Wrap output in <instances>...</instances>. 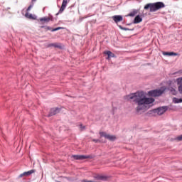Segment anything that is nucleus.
<instances>
[{
	"label": "nucleus",
	"mask_w": 182,
	"mask_h": 182,
	"mask_svg": "<svg viewBox=\"0 0 182 182\" xmlns=\"http://www.w3.org/2000/svg\"><path fill=\"white\" fill-rule=\"evenodd\" d=\"M125 100H133L137 107L136 110L137 112H141V110H144V109H147V106L149 105H151L154 103V98L152 97H146L144 92L143 91H137L134 93H131L124 97Z\"/></svg>",
	"instance_id": "nucleus-1"
},
{
	"label": "nucleus",
	"mask_w": 182,
	"mask_h": 182,
	"mask_svg": "<svg viewBox=\"0 0 182 182\" xmlns=\"http://www.w3.org/2000/svg\"><path fill=\"white\" fill-rule=\"evenodd\" d=\"M74 160H86V159H93L90 155H72L71 156Z\"/></svg>",
	"instance_id": "nucleus-5"
},
{
	"label": "nucleus",
	"mask_w": 182,
	"mask_h": 182,
	"mask_svg": "<svg viewBox=\"0 0 182 182\" xmlns=\"http://www.w3.org/2000/svg\"><path fill=\"white\" fill-rule=\"evenodd\" d=\"M138 12H139V11L135 9V10L131 11L128 14V16H136V15H137Z\"/></svg>",
	"instance_id": "nucleus-17"
},
{
	"label": "nucleus",
	"mask_w": 182,
	"mask_h": 182,
	"mask_svg": "<svg viewBox=\"0 0 182 182\" xmlns=\"http://www.w3.org/2000/svg\"><path fill=\"white\" fill-rule=\"evenodd\" d=\"M68 5V0H63V3L59 11L56 14V15H59V14H62L65 9H66V6Z\"/></svg>",
	"instance_id": "nucleus-8"
},
{
	"label": "nucleus",
	"mask_w": 182,
	"mask_h": 182,
	"mask_svg": "<svg viewBox=\"0 0 182 182\" xmlns=\"http://www.w3.org/2000/svg\"><path fill=\"white\" fill-rule=\"evenodd\" d=\"M164 92H166L165 87H161L159 90H152L148 92V96L151 97H157L159 96H161Z\"/></svg>",
	"instance_id": "nucleus-3"
},
{
	"label": "nucleus",
	"mask_w": 182,
	"mask_h": 182,
	"mask_svg": "<svg viewBox=\"0 0 182 182\" xmlns=\"http://www.w3.org/2000/svg\"><path fill=\"white\" fill-rule=\"evenodd\" d=\"M104 55H107V56H108L107 58V60L110 59V58H115L116 57L114 53H112V51H110V50L104 51Z\"/></svg>",
	"instance_id": "nucleus-12"
},
{
	"label": "nucleus",
	"mask_w": 182,
	"mask_h": 182,
	"mask_svg": "<svg viewBox=\"0 0 182 182\" xmlns=\"http://www.w3.org/2000/svg\"><path fill=\"white\" fill-rule=\"evenodd\" d=\"M112 19L115 22V23H118V22H122V21H123V16L115 15L112 16Z\"/></svg>",
	"instance_id": "nucleus-10"
},
{
	"label": "nucleus",
	"mask_w": 182,
	"mask_h": 182,
	"mask_svg": "<svg viewBox=\"0 0 182 182\" xmlns=\"http://www.w3.org/2000/svg\"><path fill=\"white\" fill-rule=\"evenodd\" d=\"M100 135L101 137H105V139H107V140H110V141H114V140H116L115 136L107 134L105 132H100Z\"/></svg>",
	"instance_id": "nucleus-6"
},
{
	"label": "nucleus",
	"mask_w": 182,
	"mask_h": 182,
	"mask_svg": "<svg viewBox=\"0 0 182 182\" xmlns=\"http://www.w3.org/2000/svg\"><path fill=\"white\" fill-rule=\"evenodd\" d=\"M40 23H46V17H43L39 19Z\"/></svg>",
	"instance_id": "nucleus-22"
},
{
	"label": "nucleus",
	"mask_w": 182,
	"mask_h": 182,
	"mask_svg": "<svg viewBox=\"0 0 182 182\" xmlns=\"http://www.w3.org/2000/svg\"><path fill=\"white\" fill-rule=\"evenodd\" d=\"M118 26H119V29H122V31H130V28H124L120 25Z\"/></svg>",
	"instance_id": "nucleus-23"
},
{
	"label": "nucleus",
	"mask_w": 182,
	"mask_h": 182,
	"mask_svg": "<svg viewBox=\"0 0 182 182\" xmlns=\"http://www.w3.org/2000/svg\"><path fill=\"white\" fill-rule=\"evenodd\" d=\"M47 31H50V32H56V31H60V29H63V27H57L55 28H53L50 26L46 27Z\"/></svg>",
	"instance_id": "nucleus-15"
},
{
	"label": "nucleus",
	"mask_w": 182,
	"mask_h": 182,
	"mask_svg": "<svg viewBox=\"0 0 182 182\" xmlns=\"http://www.w3.org/2000/svg\"><path fill=\"white\" fill-rule=\"evenodd\" d=\"M35 1H36V0H32V2H35Z\"/></svg>",
	"instance_id": "nucleus-30"
},
{
	"label": "nucleus",
	"mask_w": 182,
	"mask_h": 182,
	"mask_svg": "<svg viewBox=\"0 0 182 182\" xmlns=\"http://www.w3.org/2000/svg\"><path fill=\"white\" fill-rule=\"evenodd\" d=\"M170 92H172V95H177V91L176 90V89L171 87L169 88Z\"/></svg>",
	"instance_id": "nucleus-21"
},
{
	"label": "nucleus",
	"mask_w": 182,
	"mask_h": 182,
	"mask_svg": "<svg viewBox=\"0 0 182 182\" xmlns=\"http://www.w3.org/2000/svg\"><path fill=\"white\" fill-rule=\"evenodd\" d=\"M80 127L81 130H85V129H86V127L83 126L82 124H80Z\"/></svg>",
	"instance_id": "nucleus-27"
},
{
	"label": "nucleus",
	"mask_w": 182,
	"mask_h": 182,
	"mask_svg": "<svg viewBox=\"0 0 182 182\" xmlns=\"http://www.w3.org/2000/svg\"><path fill=\"white\" fill-rule=\"evenodd\" d=\"M33 7V5H30L28 9H27V11H29L31 9H32V8Z\"/></svg>",
	"instance_id": "nucleus-26"
},
{
	"label": "nucleus",
	"mask_w": 182,
	"mask_h": 182,
	"mask_svg": "<svg viewBox=\"0 0 182 182\" xmlns=\"http://www.w3.org/2000/svg\"><path fill=\"white\" fill-rule=\"evenodd\" d=\"M163 8H166V4L162 1H158L146 4L144 9H145V11L149 9V12H156Z\"/></svg>",
	"instance_id": "nucleus-2"
},
{
	"label": "nucleus",
	"mask_w": 182,
	"mask_h": 182,
	"mask_svg": "<svg viewBox=\"0 0 182 182\" xmlns=\"http://www.w3.org/2000/svg\"><path fill=\"white\" fill-rule=\"evenodd\" d=\"M168 110V107L163 106V107H159L156 109H154V113H157L159 116H161V114H164V113H166Z\"/></svg>",
	"instance_id": "nucleus-4"
},
{
	"label": "nucleus",
	"mask_w": 182,
	"mask_h": 182,
	"mask_svg": "<svg viewBox=\"0 0 182 182\" xmlns=\"http://www.w3.org/2000/svg\"><path fill=\"white\" fill-rule=\"evenodd\" d=\"M59 112H60V108H59V107L51 108L48 117H50L52 116H55V114H58V113H59Z\"/></svg>",
	"instance_id": "nucleus-7"
},
{
	"label": "nucleus",
	"mask_w": 182,
	"mask_h": 182,
	"mask_svg": "<svg viewBox=\"0 0 182 182\" xmlns=\"http://www.w3.org/2000/svg\"><path fill=\"white\" fill-rule=\"evenodd\" d=\"M43 11H45V8H43Z\"/></svg>",
	"instance_id": "nucleus-31"
},
{
	"label": "nucleus",
	"mask_w": 182,
	"mask_h": 182,
	"mask_svg": "<svg viewBox=\"0 0 182 182\" xmlns=\"http://www.w3.org/2000/svg\"><path fill=\"white\" fill-rule=\"evenodd\" d=\"M163 55H164L165 56H177V55L178 54L174 52H164Z\"/></svg>",
	"instance_id": "nucleus-16"
},
{
	"label": "nucleus",
	"mask_w": 182,
	"mask_h": 182,
	"mask_svg": "<svg viewBox=\"0 0 182 182\" xmlns=\"http://www.w3.org/2000/svg\"><path fill=\"white\" fill-rule=\"evenodd\" d=\"M26 18H28V19H34L33 16L29 13H26L25 14Z\"/></svg>",
	"instance_id": "nucleus-19"
},
{
	"label": "nucleus",
	"mask_w": 182,
	"mask_h": 182,
	"mask_svg": "<svg viewBox=\"0 0 182 182\" xmlns=\"http://www.w3.org/2000/svg\"><path fill=\"white\" fill-rule=\"evenodd\" d=\"M57 48L58 49H62V45L60 43H50L47 46V48Z\"/></svg>",
	"instance_id": "nucleus-11"
},
{
	"label": "nucleus",
	"mask_w": 182,
	"mask_h": 182,
	"mask_svg": "<svg viewBox=\"0 0 182 182\" xmlns=\"http://www.w3.org/2000/svg\"><path fill=\"white\" fill-rule=\"evenodd\" d=\"M142 21L143 18H141L140 15H137L136 16H135L133 23H140V22H142Z\"/></svg>",
	"instance_id": "nucleus-14"
},
{
	"label": "nucleus",
	"mask_w": 182,
	"mask_h": 182,
	"mask_svg": "<svg viewBox=\"0 0 182 182\" xmlns=\"http://www.w3.org/2000/svg\"><path fill=\"white\" fill-rule=\"evenodd\" d=\"M176 82L179 86H182V77L177 78Z\"/></svg>",
	"instance_id": "nucleus-20"
},
{
	"label": "nucleus",
	"mask_w": 182,
	"mask_h": 182,
	"mask_svg": "<svg viewBox=\"0 0 182 182\" xmlns=\"http://www.w3.org/2000/svg\"><path fill=\"white\" fill-rule=\"evenodd\" d=\"M178 92L181 95H182V85L178 86Z\"/></svg>",
	"instance_id": "nucleus-24"
},
{
	"label": "nucleus",
	"mask_w": 182,
	"mask_h": 182,
	"mask_svg": "<svg viewBox=\"0 0 182 182\" xmlns=\"http://www.w3.org/2000/svg\"><path fill=\"white\" fill-rule=\"evenodd\" d=\"M93 141H95V143H98L99 139H93Z\"/></svg>",
	"instance_id": "nucleus-29"
},
{
	"label": "nucleus",
	"mask_w": 182,
	"mask_h": 182,
	"mask_svg": "<svg viewBox=\"0 0 182 182\" xmlns=\"http://www.w3.org/2000/svg\"><path fill=\"white\" fill-rule=\"evenodd\" d=\"M94 178H95V180H102V181H106V180H107V176L97 175L94 176Z\"/></svg>",
	"instance_id": "nucleus-13"
},
{
	"label": "nucleus",
	"mask_w": 182,
	"mask_h": 182,
	"mask_svg": "<svg viewBox=\"0 0 182 182\" xmlns=\"http://www.w3.org/2000/svg\"><path fill=\"white\" fill-rule=\"evenodd\" d=\"M173 103H182V98H177V97H173Z\"/></svg>",
	"instance_id": "nucleus-18"
},
{
	"label": "nucleus",
	"mask_w": 182,
	"mask_h": 182,
	"mask_svg": "<svg viewBox=\"0 0 182 182\" xmlns=\"http://www.w3.org/2000/svg\"><path fill=\"white\" fill-rule=\"evenodd\" d=\"M35 169L30 170L27 172H24L19 175V178H22V177H28V176H31V174H33L35 173Z\"/></svg>",
	"instance_id": "nucleus-9"
},
{
	"label": "nucleus",
	"mask_w": 182,
	"mask_h": 182,
	"mask_svg": "<svg viewBox=\"0 0 182 182\" xmlns=\"http://www.w3.org/2000/svg\"><path fill=\"white\" fill-rule=\"evenodd\" d=\"M177 140H178V141H182V134L177 137Z\"/></svg>",
	"instance_id": "nucleus-28"
},
{
	"label": "nucleus",
	"mask_w": 182,
	"mask_h": 182,
	"mask_svg": "<svg viewBox=\"0 0 182 182\" xmlns=\"http://www.w3.org/2000/svg\"><path fill=\"white\" fill-rule=\"evenodd\" d=\"M52 18H53L52 16H50V17H47V18H46V22H49L50 21H52Z\"/></svg>",
	"instance_id": "nucleus-25"
}]
</instances>
